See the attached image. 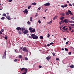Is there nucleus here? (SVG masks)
Masks as SVG:
<instances>
[{
  "mask_svg": "<svg viewBox=\"0 0 74 74\" xmlns=\"http://www.w3.org/2000/svg\"><path fill=\"white\" fill-rule=\"evenodd\" d=\"M23 71V73H22V74H26L27 72V69L25 68H22L21 69V71Z\"/></svg>",
  "mask_w": 74,
  "mask_h": 74,
  "instance_id": "f257e3e1",
  "label": "nucleus"
},
{
  "mask_svg": "<svg viewBox=\"0 0 74 74\" xmlns=\"http://www.w3.org/2000/svg\"><path fill=\"white\" fill-rule=\"evenodd\" d=\"M2 58V59H5L6 58V50L5 51Z\"/></svg>",
  "mask_w": 74,
  "mask_h": 74,
  "instance_id": "f03ea898",
  "label": "nucleus"
},
{
  "mask_svg": "<svg viewBox=\"0 0 74 74\" xmlns=\"http://www.w3.org/2000/svg\"><path fill=\"white\" fill-rule=\"evenodd\" d=\"M69 22V21L68 19H65L64 20H63V22L65 23H68Z\"/></svg>",
  "mask_w": 74,
  "mask_h": 74,
  "instance_id": "7ed1b4c3",
  "label": "nucleus"
},
{
  "mask_svg": "<svg viewBox=\"0 0 74 74\" xmlns=\"http://www.w3.org/2000/svg\"><path fill=\"white\" fill-rule=\"evenodd\" d=\"M23 12L24 13V14L25 15H26V14H27V13L28 12V11L27 9H26L24 11H23Z\"/></svg>",
  "mask_w": 74,
  "mask_h": 74,
  "instance_id": "20e7f679",
  "label": "nucleus"
},
{
  "mask_svg": "<svg viewBox=\"0 0 74 74\" xmlns=\"http://www.w3.org/2000/svg\"><path fill=\"white\" fill-rule=\"evenodd\" d=\"M23 51H25L26 52H28V50L26 49V48L25 47H24L23 48Z\"/></svg>",
  "mask_w": 74,
  "mask_h": 74,
  "instance_id": "39448f33",
  "label": "nucleus"
},
{
  "mask_svg": "<svg viewBox=\"0 0 74 74\" xmlns=\"http://www.w3.org/2000/svg\"><path fill=\"white\" fill-rule=\"evenodd\" d=\"M6 19H8V20H11V19L10 16L8 15L7 16H6Z\"/></svg>",
  "mask_w": 74,
  "mask_h": 74,
  "instance_id": "423d86ee",
  "label": "nucleus"
},
{
  "mask_svg": "<svg viewBox=\"0 0 74 74\" xmlns=\"http://www.w3.org/2000/svg\"><path fill=\"white\" fill-rule=\"evenodd\" d=\"M31 36L32 37H38V36H35V34H31Z\"/></svg>",
  "mask_w": 74,
  "mask_h": 74,
  "instance_id": "0eeeda50",
  "label": "nucleus"
},
{
  "mask_svg": "<svg viewBox=\"0 0 74 74\" xmlns=\"http://www.w3.org/2000/svg\"><path fill=\"white\" fill-rule=\"evenodd\" d=\"M51 58V56H49L47 57H46V59L47 60H49Z\"/></svg>",
  "mask_w": 74,
  "mask_h": 74,
  "instance_id": "6e6552de",
  "label": "nucleus"
},
{
  "mask_svg": "<svg viewBox=\"0 0 74 74\" xmlns=\"http://www.w3.org/2000/svg\"><path fill=\"white\" fill-rule=\"evenodd\" d=\"M50 5V3H49L48 2L47 3H45L44 4V5L45 6H49V5Z\"/></svg>",
  "mask_w": 74,
  "mask_h": 74,
  "instance_id": "1a4fd4ad",
  "label": "nucleus"
},
{
  "mask_svg": "<svg viewBox=\"0 0 74 74\" xmlns=\"http://www.w3.org/2000/svg\"><path fill=\"white\" fill-rule=\"evenodd\" d=\"M24 34H27V33H28V30L27 29H25L23 32Z\"/></svg>",
  "mask_w": 74,
  "mask_h": 74,
  "instance_id": "9d476101",
  "label": "nucleus"
},
{
  "mask_svg": "<svg viewBox=\"0 0 74 74\" xmlns=\"http://www.w3.org/2000/svg\"><path fill=\"white\" fill-rule=\"evenodd\" d=\"M35 31H36V30L35 29H34L33 30H30V32L31 33H34V32H35Z\"/></svg>",
  "mask_w": 74,
  "mask_h": 74,
  "instance_id": "9b49d317",
  "label": "nucleus"
},
{
  "mask_svg": "<svg viewBox=\"0 0 74 74\" xmlns=\"http://www.w3.org/2000/svg\"><path fill=\"white\" fill-rule=\"evenodd\" d=\"M67 7V4H65V5H61V7H62V8H64V7Z\"/></svg>",
  "mask_w": 74,
  "mask_h": 74,
  "instance_id": "f8f14e48",
  "label": "nucleus"
},
{
  "mask_svg": "<svg viewBox=\"0 0 74 74\" xmlns=\"http://www.w3.org/2000/svg\"><path fill=\"white\" fill-rule=\"evenodd\" d=\"M68 12L71 15H73V14L72 13H71V11L70 10H68Z\"/></svg>",
  "mask_w": 74,
  "mask_h": 74,
  "instance_id": "ddd939ff",
  "label": "nucleus"
},
{
  "mask_svg": "<svg viewBox=\"0 0 74 74\" xmlns=\"http://www.w3.org/2000/svg\"><path fill=\"white\" fill-rule=\"evenodd\" d=\"M16 29L18 31L20 30H21V28L20 27H17Z\"/></svg>",
  "mask_w": 74,
  "mask_h": 74,
  "instance_id": "4468645a",
  "label": "nucleus"
},
{
  "mask_svg": "<svg viewBox=\"0 0 74 74\" xmlns=\"http://www.w3.org/2000/svg\"><path fill=\"white\" fill-rule=\"evenodd\" d=\"M29 38H32L33 39H35V40H37V39H38V37H30Z\"/></svg>",
  "mask_w": 74,
  "mask_h": 74,
  "instance_id": "2eb2a0df",
  "label": "nucleus"
},
{
  "mask_svg": "<svg viewBox=\"0 0 74 74\" xmlns=\"http://www.w3.org/2000/svg\"><path fill=\"white\" fill-rule=\"evenodd\" d=\"M37 4V3L35 2H34L33 3H32L31 4V5H36Z\"/></svg>",
  "mask_w": 74,
  "mask_h": 74,
  "instance_id": "dca6fc26",
  "label": "nucleus"
},
{
  "mask_svg": "<svg viewBox=\"0 0 74 74\" xmlns=\"http://www.w3.org/2000/svg\"><path fill=\"white\" fill-rule=\"evenodd\" d=\"M58 17V16H56L55 17H54L53 18V20H55V19H57V17Z\"/></svg>",
  "mask_w": 74,
  "mask_h": 74,
  "instance_id": "f3484780",
  "label": "nucleus"
},
{
  "mask_svg": "<svg viewBox=\"0 0 74 74\" xmlns=\"http://www.w3.org/2000/svg\"><path fill=\"white\" fill-rule=\"evenodd\" d=\"M52 21H50L47 22V24H51V23H52Z\"/></svg>",
  "mask_w": 74,
  "mask_h": 74,
  "instance_id": "a211bd4d",
  "label": "nucleus"
},
{
  "mask_svg": "<svg viewBox=\"0 0 74 74\" xmlns=\"http://www.w3.org/2000/svg\"><path fill=\"white\" fill-rule=\"evenodd\" d=\"M33 19V17H31L30 18V22H32L33 21V20H32Z\"/></svg>",
  "mask_w": 74,
  "mask_h": 74,
  "instance_id": "6ab92c4d",
  "label": "nucleus"
},
{
  "mask_svg": "<svg viewBox=\"0 0 74 74\" xmlns=\"http://www.w3.org/2000/svg\"><path fill=\"white\" fill-rule=\"evenodd\" d=\"M62 23H64L63 20H62L61 21H60V25H61V24Z\"/></svg>",
  "mask_w": 74,
  "mask_h": 74,
  "instance_id": "aec40b11",
  "label": "nucleus"
},
{
  "mask_svg": "<svg viewBox=\"0 0 74 74\" xmlns=\"http://www.w3.org/2000/svg\"><path fill=\"white\" fill-rule=\"evenodd\" d=\"M25 29H26V28H24V27L21 28V30H22V31H23V30H25Z\"/></svg>",
  "mask_w": 74,
  "mask_h": 74,
  "instance_id": "412c9836",
  "label": "nucleus"
},
{
  "mask_svg": "<svg viewBox=\"0 0 74 74\" xmlns=\"http://www.w3.org/2000/svg\"><path fill=\"white\" fill-rule=\"evenodd\" d=\"M69 22L71 23H74V21H69Z\"/></svg>",
  "mask_w": 74,
  "mask_h": 74,
  "instance_id": "4be33fe9",
  "label": "nucleus"
},
{
  "mask_svg": "<svg viewBox=\"0 0 74 74\" xmlns=\"http://www.w3.org/2000/svg\"><path fill=\"white\" fill-rule=\"evenodd\" d=\"M60 20H63V19H64V17H63V16H62V17L60 18Z\"/></svg>",
  "mask_w": 74,
  "mask_h": 74,
  "instance_id": "5701e85b",
  "label": "nucleus"
},
{
  "mask_svg": "<svg viewBox=\"0 0 74 74\" xmlns=\"http://www.w3.org/2000/svg\"><path fill=\"white\" fill-rule=\"evenodd\" d=\"M65 14L66 15H69V13H68V12H65Z\"/></svg>",
  "mask_w": 74,
  "mask_h": 74,
  "instance_id": "b1692460",
  "label": "nucleus"
},
{
  "mask_svg": "<svg viewBox=\"0 0 74 74\" xmlns=\"http://www.w3.org/2000/svg\"><path fill=\"white\" fill-rule=\"evenodd\" d=\"M3 9V7H2V6L1 5L0 6V10H1Z\"/></svg>",
  "mask_w": 74,
  "mask_h": 74,
  "instance_id": "393cba45",
  "label": "nucleus"
},
{
  "mask_svg": "<svg viewBox=\"0 0 74 74\" xmlns=\"http://www.w3.org/2000/svg\"><path fill=\"white\" fill-rule=\"evenodd\" d=\"M70 67H71V68H74V65H71L70 66Z\"/></svg>",
  "mask_w": 74,
  "mask_h": 74,
  "instance_id": "a878e982",
  "label": "nucleus"
},
{
  "mask_svg": "<svg viewBox=\"0 0 74 74\" xmlns=\"http://www.w3.org/2000/svg\"><path fill=\"white\" fill-rule=\"evenodd\" d=\"M33 29V28L30 27L29 28V30H32Z\"/></svg>",
  "mask_w": 74,
  "mask_h": 74,
  "instance_id": "bb28decb",
  "label": "nucleus"
},
{
  "mask_svg": "<svg viewBox=\"0 0 74 74\" xmlns=\"http://www.w3.org/2000/svg\"><path fill=\"white\" fill-rule=\"evenodd\" d=\"M2 16H6V14L5 13H4L3 15Z\"/></svg>",
  "mask_w": 74,
  "mask_h": 74,
  "instance_id": "cd10ccee",
  "label": "nucleus"
},
{
  "mask_svg": "<svg viewBox=\"0 0 74 74\" xmlns=\"http://www.w3.org/2000/svg\"><path fill=\"white\" fill-rule=\"evenodd\" d=\"M30 8H31V6L30 5V6H28V10H29V9H30Z\"/></svg>",
  "mask_w": 74,
  "mask_h": 74,
  "instance_id": "c85d7f7f",
  "label": "nucleus"
},
{
  "mask_svg": "<svg viewBox=\"0 0 74 74\" xmlns=\"http://www.w3.org/2000/svg\"><path fill=\"white\" fill-rule=\"evenodd\" d=\"M5 18V17H3L1 18V19L2 20H4V19Z\"/></svg>",
  "mask_w": 74,
  "mask_h": 74,
  "instance_id": "c756f323",
  "label": "nucleus"
},
{
  "mask_svg": "<svg viewBox=\"0 0 74 74\" xmlns=\"http://www.w3.org/2000/svg\"><path fill=\"white\" fill-rule=\"evenodd\" d=\"M61 14L62 15V16H64V13H61Z\"/></svg>",
  "mask_w": 74,
  "mask_h": 74,
  "instance_id": "7c9ffc66",
  "label": "nucleus"
},
{
  "mask_svg": "<svg viewBox=\"0 0 74 74\" xmlns=\"http://www.w3.org/2000/svg\"><path fill=\"white\" fill-rule=\"evenodd\" d=\"M18 57L19 58H22V55H20Z\"/></svg>",
  "mask_w": 74,
  "mask_h": 74,
  "instance_id": "2f4dec72",
  "label": "nucleus"
},
{
  "mask_svg": "<svg viewBox=\"0 0 74 74\" xmlns=\"http://www.w3.org/2000/svg\"><path fill=\"white\" fill-rule=\"evenodd\" d=\"M17 60H18V59H16L14 60V62H17Z\"/></svg>",
  "mask_w": 74,
  "mask_h": 74,
  "instance_id": "473e14b6",
  "label": "nucleus"
},
{
  "mask_svg": "<svg viewBox=\"0 0 74 74\" xmlns=\"http://www.w3.org/2000/svg\"><path fill=\"white\" fill-rule=\"evenodd\" d=\"M24 58H25V60H28V58L27 57H25Z\"/></svg>",
  "mask_w": 74,
  "mask_h": 74,
  "instance_id": "72a5a7b5",
  "label": "nucleus"
},
{
  "mask_svg": "<svg viewBox=\"0 0 74 74\" xmlns=\"http://www.w3.org/2000/svg\"><path fill=\"white\" fill-rule=\"evenodd\" d=\"M65 50L66 51H68V49H67V48H65Z\"/></svg>",
  "mask_w": 74,
  "mask_h": 74,
  "instance_id": "f704fd0d",
  "label": "nucleus"
},
{
  "mask_svg": "<svg viewBox=\"0 0 74 74\" xmlns=\"http://www.w3.org/2000/svg\"><path fill=\"white\" fill-rule=\"evenodd\" d=\"M56 60H59V59L58 58H56Z\"/></svg>",
  "mask_w": 74,
  "mask_h": 74,
  "instance_id": "c9c22d12",
  "label": "nucleus"
},
{
  "mask_svg": "<svg viewBox=\"0 0 74 74\" xmlns=\"http://www.w3.org/2000/svg\"><path fill=\"white\" fill-rule=\"evenodd\" d=\"M1 32H4V29H2L1 30Z\"/></svg>",
  "mask_w": 74,
  "mask_h": 74,
  "instance_id": "e433bc0d",
  "label": "nucleus"
},
{
  "mask_svg": "<svg viewBox=\"0 0 74 74\" xmlns=\"http://www.w3.org/2000/svg\"><path fill=\"white\" fill-rule=\"evenodd\" d=\"M27 23L28 24V25H30V22L29 21H28L27 22Z\"/></svg>",
  "mask_w": 74,
  "mask_h": 74,
  "instance_id": "4c0bfd02",
  "label": "nucleus"
},
{
  "mask_svg": "<svg viewBox=\"0 0 74 74\" xmlns=\"http://www.w3.org/2000/svg\"><path fill=\"white\" fill-rule=\"evenodd\" d=\"M71 19H73V20H74V17H71Z\"/></svg>",
  "mask_w": 74,
  "mask_h": 74,
  "instance_id": "58836bf2",
  "label": "nucleus"
},
{
  "mask_svg": "<svg viewBox=\"0 0 74 74\" xmlns=\"http://www.w3.org/2000/svg\"><path fill=\"white\" fill-rule=\"evenodd\" d=\"M52 54H53V56H55L56 55V53H52Z\"/></svg>",
  "mask_w": 74,
  "mask_h": 74,
  "instance_id": "ea45409f",
  "label": "nucleus"
},
{
  "mask_svg": "<svg viewBox=\"0 0 74 74\" xmlns=\"http://www.w3.org/2000/svg\"><path fill=\"white\" fill-rule=\"evenodd\" d=\"M69 6H70V7H72V5H71V3H70L69 4Z\"/></svg>",
  "mask_w": 74,
  "mask_h": 74,
  "instance_id": "a19ab883",
  "label": "nucleus"
},
{
  "mask_svg": "<svg viewBox=\"0 0 74 74\" xmlns=\"http://www.w3.org/2000/svg\"><path fill=\"white\" fill-rule=\"evenodd\" d=\"M71 27H69V30H71Z\"/></svg>",
  "mask_w": 74,
  "mask_h": 74,
  "instance_id": "79ce46f5",
  "label": "nucleus"
},
{
  "mask_svg": "<svg viewBox=\"0 0 74 74\" xmlns=\"http://www.w3.org/2000/svg\"><path fill=\"white\" fill-rule=\"evenodd\" d=\"M39 68H42V66H41V65H39Z\"/></svg>",
  "mask_w": 74,
  "mask_h": 74,
  "instance_id": "37998d69",
  "label": "nucleus"
},
{
  "mask_svg": "<svg viewBox=\"0 0 74 74\" xmlns=\"http://www.w3.org/2000/svg\"><path fill=\"white\" fill-rule=\"evenodd\" d=\"M66 28V26H64L62 28V29H64L65 28Z\"/></svg>",
  "mask_w": 74,
  "mask_h": 74,
  "instance_id": "c03bdc74",
  "label": "nucleus"
},
{
  "mask_svg": "<svg viewBox=\"0 0 74 74\" xmlns=\"http://www.w3.org/2000/svg\"><path fill=\"white\" fill-rule=\"evenodd\" d=\"M68 29V28H66V29H64V30L66 31V30H67Z\"/></svg>",
  "mask_w": 74,
  "mask_h": 74,
  "instance_id": "a18cd8bd",
  "label": "nucleus"
},
{
  "mask_svg": "<svg viewBox=\"0 0 74 74\" xmlns=\"http://www.w3.org/2000/svg\"><path fill=\"white\" fill-rule=\"evenodd\" d=\"M12 1V0H9L8 1L9 2H11Z\"/></svg>",
  "mask_w": 74,
  "mask_h": 74,
  "instance_id": "49530a36",
  "label": "nucleus"
},
{
  "mask_svg": "<svg viewBox=\"0 0 74 74\" xmlns=\"http://www.w3.org/2000/svg\"><path fill=\"white\" fill-rule=\"evenodd\" d=\"M38 22L39 23H41V21H40V20H39L38 21Z\"/></svg>",
  "mask_w": 74,
  "mask_h": 74,
  "instance_id": "de8ad7c7",
  "label": "nucleus"
},
{
  "mask_svg": "<svg viewBox=\"0 0 74 74\" xmlns=\"http://www.w3.org/2000/svg\"><path fill=\"white\" fill-rule=\"evenodd\" d=\"M70 25L71 26H74V24H70Z\"/></svg>",
  "mask_w": 74,
  "mask_h": 74,
  "instance_id": "09e8293b",
  "label": "nucleus"
},
{
  "mask_svg": "<svg viewBox=\"0 0 74 74\" xmlns=\"http://www.w3.org/2000/svg\"><path fill=\"white\" fill-rule=\"evenodd\" d=\"M50 36V35H49V34H48V35H47V37H49V36Z\"/></svg>",
  "mask_w": 74,
  "mask_h": 74,
  "instance_id": "8fccbe9b",
  "label": "nucleus"
},
{
  "mask_svg": "<svg viewBox=\"0 0 74 74\" xmlns=\"http://www.w3.org/2000/svg\"><path fill=\"white\" fill-rule=\"evenodd\" d=\"M38 9L39 10H41V8H40V7L38 8Z\"/></svg>",
  "mask_w": 74,
  "mask_h": 74,
  "instance_id": "3c124183",
  "label": "nucleus"
},
{
  "mask_svg": "<svg viewBox=\"0 0 74 74\" xmlns=\"http://www.w3.org/2000/svg\"><path fill=\"white\" fill-rule=\"evenodd\" d=\"M69 42V41L67 42H66V45H67V44H68V43Z\"/></svg>",
  "mask_w": 74,
  "mask_h": 74,
  "instance_id": "603ef678",
  "label": "nucleus"
},
{
  "mask_svg": "<svg viewBox=\"0 0 74 74\" xmlns=\"http://www.w3.org/2000/svg\"><path fill=\"white\" fill-rule=\"evenodd\" d=\"M18 33H19V34H22V33L21 32H19Z\"/></svg>",
  "mask_w": 74,
  "mask_h": 74,
  "instance_id": "864d4df0",
  "label": "nucleus"
},
{
  "mask_svg": "<svg viewBox=\"0 0 74 74\" xmlns=\"http://www.w3.org/2000/svg\"><path fill=\"white\" fill-rule=\"evenodd\" d=\"M53 44V43L52 42H51V43H50V45H52V44Z\"/></svg>",
  "mask_w": 74,
  "mask_h": 74,
  "instance_id": "5fc2aeb1",
  "label": "nucleus"
},
{
  "mask_svg": "<svg viewBox=\"0 0 74 74\" xmlns=\"http://www.w3.org/2000/svg\"><path fill=\"white\" fill-rule=\"evenodd\" d=\"M0 34H3V33H2V32H1V31H0Z\"/></svg>",
  "mask_w": 74,
  "mask_h": 74,
  "instance_id": "6e6d98bb",
  "label": "nucleus"
},
{
  "mask_svg": "<svg viewBox=\"0 0 74 74\" xmlns=\"http://www.w3.org/2000/svg\"><path fill=\"white\" fill-rule=\"evenodd\" d=\"M40 39H41V40H42V39H43V37H40Z\"/></svg>",
  "mask_w": 74,
  "mask_h": 74,
  "instance_id": "4d7b16f0",
  "label": "nucleus"
},
{
  "mask_svg": "<svg viewBox=\"0 0 74 74\" xmlns=\"http://www.w3.org/2000/svg\"><path fill=\"white\" fill-rule=\"evenodd\" d=\"M38 16V14H37V13L36 14V16Z\"/></svg>",
  "mask_w": 74,
  "mask_h": 74,
  "instance_id": "13d9d810",
  "label": "nucleus"
},
{
  "mask_svg": "<svg viewBox=\"0 0 74 74\" xmlns=\"http://www.w3.org/2000/svg\"><path fill=\"white\" fill-rule=\"evenodd\" d=\"M4 38L5 40H7V37H4Z\"/></svg>",
  "mask_w": 74,
  "mask_h": 74,
  "instance_id": "bf43d9fd",
  "label": "nucleus"
},
{
  "mask_svg": "<svg viewBox=\"0 0 74 74\" xmlns=\"http://www.w3.org/2000/svg\"><path fill=\"white\" fill-rule=\"evenodd\" d=\"M22 48H23L22 47H20V50H22Z\"/></svg>",
  "mask_w": 74,
  "mask_h": 74,
  "instance_id": "052dcab7",
  "label": "nucleus"
},
{
  "mask_svg": "<svg viewBox=\"0 0 74 74\" xmlns=\"http://www.w3.org/2000/svg\"><path fill=\"white\" fill-rule=\"evenodd\" d=\"M64 40H66V38H64Z\"/></svg>",
  "mask_w": 74,
  "mask_h": 74,
  "instance_id": "680f3d73",
  "label": "nucleus"
},
{
  "mask_svg": "<svg viewBox=\"0 0 74 74\" xmlns=\"http://www.w3.org/2000/svg\"><path fill=\"white\" fill-rule=\"evenodd\" d=\"M69 55H71V52H70L69 53Z\"/></svg>",
  "mask_w": 74,
  "mask_h": 74,
  "instance_id": "e2e57ef3",
  "label": "nucleus"
},
{
  "mask_svg": "<svg viewBox=\"0 0 74 74\" xmlns=\"http://www.w3.org/2000/svg\"><path fill=\"white\" fill-rule=\"evenodd\" d=\"M14 52H16V53H17V52H16V50H14Z\"/></svg>",
  "mask_w": 74,
  "mask_h": 74,
  "instance_id": "0e129e2a",
  "label": "nucleus"
},
{
  "mask_svg": "<svg viewBox=\"0 0 74 74\" xmlns=\"http://www.w3.org/2000/svg\"><path fill=\"white\" fill-rule=\"evenodd\" d=\"M62 51H63V50H64V48H62Z\"/></svg>",
  "mask_w": 74,
  "mask_h": 74,
  "instance_id": "69168bd1",
  "label": "nucleus"
},
{
  "mask_svg": "<svg viewBox=\"0 0 74 74\" xmlns=\"http://www.w3.org/2000/svg\"><path fill=\"white\" fill-rule=\"evenodd\" d=\"M47 46H50V45L48 44L47 45Z\"/></svg>",
  "mask_w": 74,
  "mask_h": 74,
  "instance_id": "338daca9",
  "label": "nucleus"
},
{
  "mask_svg": "<svg viewBox=\"0 0 74 74\" xmlns=\"http://www.w3.org/2000/svg\"><path fill=\"white\" fill-rule=\"evenodd\" d=\"M72 5H73V6L74 7V3H73L72 4Z\"/></svg>",
  "mask_w": 74,
  "mask_h": 74,
  "instance_id": "774afa93",
  "label": "nucleus"
}]
</instances>
